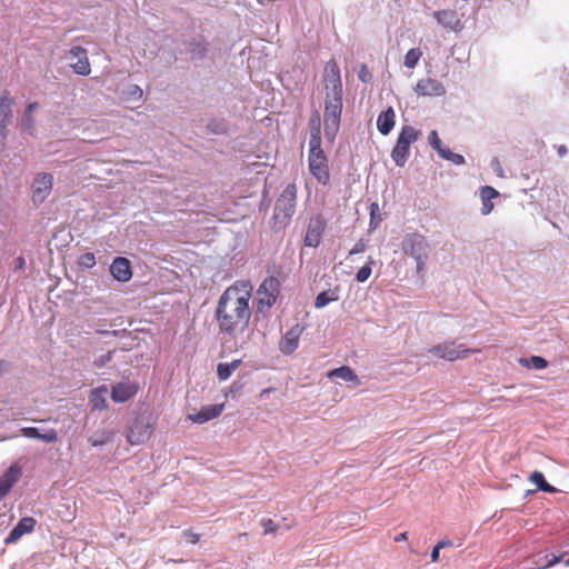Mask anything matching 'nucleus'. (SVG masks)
Returning <instances> with one entry per match:
<instances>
[{"instance_id":"1","label":"nucleus","mask_w":569,"mask_h":569,"mask_svg":"<svg viewBox=\"0 0 569 569\" xmlns=\"http://www.w3.org/2000/svg\"><path fill=\"white\" fill-rule=\"evenodd\" d=\"M252 289L249 281L239 280L229 286L220 296L214 310V319L219 333L223 337L236 339L248 328L251 318Z\"/></svg>"},{"instance_id":"2","label":"nucleus","mask_w":569,"mask_h":569,"mask_svg":"<svg viewBox=\"0 0 569 569\" xmlns=\"http://www.w3.org/2000/svg\"><path fill=\"white\" fill-rule=\"evenodd\" d=\"M156 428V419L151 413L143 412L138 415L129 425L127 430V441L132 446H138L148 441Z\"/></svg>"},{"instance_id":"3","label":"nucleus","mask_w":569,"mask_h":569,"mask_svg":"<svg viewBox=\"0 0 569 569\" xmlns=\"http://www.w3.org/2000/svg\"><path fill=\"white\" fill-rule=\"evenodd\" d=\"M281 282L277 277H267L258 287L256 295L257 313H267L277 302Z\"/></svg>"},{"instance_id":"4","label":"nucleus","mask_w":569,"mask_h":569,"mask_svg":"<svg viewBox=\"0 0 569 569\" xmlns=\"http://www.w3.org/2000/svg\"><path fill=\"white\" fill-rule=\"evenodd\" d=\"M297 186L289 183L278 197L273 219L280 224H287L296 211Z\"/></svg>"},{"instance_id":"5","label":"nucleus","mask_w":569,"mask_h":569,"mask_svg":"<svg viewBox=\"0 0 569 569\" xmlns=\"http://www.w3.org/2000/svg\"><path fill=\"white\" fill-rule=\"evenodd\" d=\"M402 250L411 256L417 263V271L422 272L428 259L429 243L420 233H409L402 241Z\"/></svg>"},{"instance_id":"6","label":"nucleus","mask_w":569,"mask_h":569,"mask_svg":"<svg viewBox=\"0 0 569 569\" xmlns=\"http://www.w3.org/2000/svg\"><path fill=\"white\" fill-rule=\"evenodd\" d=\"M419 138V131L412 126H403L391 151V158L398 167H403L409 158L410 146Z\"/></svg>"},{"instance_id":"7","label":"nucleus","mask_w":569,"mask_h":569,"mask_svg":"<svg viewBox=\"0 0 569 569\" xmlns=\"http://www.w3.org/2000/svg\"><path fill=\"white\" fill-rule=\"evenodd\" d=\"M342 112V97H326L323 122L325 134L328 140L333 141L340 126Z\"/></svg>"},{"instance_id":"8","label":"nucleus","mask_w":569,"mask_h":569,"mask_svg":"<svg viewBox=\"0 0 569 569\" xmlns=\"http://www.w3.org/2000/svg\"><path fill=\"white\" fill-rule=\"evenodd\" d=\"M309 154H308V167L310 173L315 177V179L327 186L330 182V171L327 156L325 154L321 146L313 147L309 146Z\"/></svg>"},{"instance_id":"9","label":"nucleus","mask_w":569,"mask_h":569,"mask_svg":"<svg viewBox=\"0 0 569 569\" xmlns=\"http://www.w3.org/2000/svg\"><path fill=\"white\" fill-rule=\"evenodd\" d=\"M479 350L466 348L463 345H457L455 341H448L439 343L429 348L428 352L436 358L443 359L447 361H455L457 359H463L471 353H476Z\"/></svg>"},{"instance_id":"10","label":"nucleus","mask_w":569,"mask_h":569,"mask_svg":"<svg viewBox=\"0 0 569 569\" xmlns=\"http://www.w3.org/2000/svg\"><path fill=\"white\" fill-rule=\"evenodd\" d=\"M323 81L326 87V97H342V82L340 69L337 62L331 59L325 64Z\"/></svg>"},{"instance_id":"11","label":"nucleus","mask_w":569,"mask_h":569,"mask_svg":"<svg viewBox=\"0 0 569 569\" xmlns=\"http://www.w3.org/2000/svg\"><path fill=\"white\" fill-rule=\"evenodd\" d=\"M327 222L321 214H317L309 220L306 236L303 239L305 246L317 248L321 241Z\"/></svg>"},{"instance_id":"12","label":"nucleus","mask_w":569,"mask_h":569,"mask_svg":"<svg viewBox=\"0 0 569 569\" xmlns=\"http://www.w3.org/2000/svg\"><path fill=\"white\" fill-rule=\"evenodd\" d=\"M53 186V177L50 173H38L32 183V200L42 203Z\"/></svg>"},{"instance_id":"13","label":"nucleus","mask_w":569,"mask_h":569,"mask_svg":"<svg viewBox=\"0 0 569 569\" xmlns=\"http://www.w3.org/2000/svg\"><path fill=\"white\" fill-rule=\"evenodd\" d=\"M415 90L417 94L428 97H439L446 93L443 84L432 78L420 79Z\"/></svg>"},{"instance_id":"14","label":"nucleus","mask_w":569,"mask_h":569,"mask_svg":"<svg viewBox=\"0 0 569 569\" xmlns=\"http://www.w3.org/2000/svg\"><path fill=\"white\" fill-rule=\"evenodd\" d=\"M139 390V386L136 382H119L111 389V399L114 402H126L133 398Z\"/></svg>"},{"instance_id":"15","label":"nucleus","mask_w":569,"mask_h":569,"mask_svg":"<svg viewBox=\"0 0 569 569\" xmlns=\"http://www.w3.org/2000/svg\"><path fill=\"white\" fill-rule=\"evenodd\" d=\"M71 58H77L78 61L71 64L73 71L80 76H88L91 72L90 62L88 59L87 50L80 46H73L69 51Z\"/></svg>"},{"instance_id":"16","label":"nucleus","mask_w":569,"mask_h":569,"mask_svg":"<svg viewBox=\"0 0 569 569\" xmlns=\"http://www.w3.org/2000/svg\"><path fill=\"white\" fill-rule=\"evenodd\" d=\"M110 272L120 282L129 281L132 277L130 260L124 257H117L110 264Z\"/></svg>"},{"instance_id":"17","label":"nucleus","mask_w":569,"mask_h":569,"mask_svg":"<svg viewBox=\"0 0 569 569\" xmlns=\"http://www.w3.org/2000/svg\"><path fill=\"white\" fill-rule=\"evenodd\" d=\"M224 409V403L202 407L197 413L189 415L188 419L193 423H204L218 418Z\"/></svg>"},{"instance_id":"18","label":"nucleus","mask_w":569,"mask_h":569,"mask_svg":"<svg viewBox=\"0 0 569 569\" xmlns=\"http://www.w3.org/2000/svg\"><path fill=\"white\" fill-rule=\"evenodd\" d=\"M21 468L13 463L11 465L7 471L0 477V498L6 497L14 483L21 477Z\"/></svg>"},{"instance_id":"19","label":"nucleus","mask_w":569,"mask_h":569,"mask_svg":"<svg viewBox=\"0 0 569 569\" xmlns=\"http://www.w3.org/2000/svg\"><path fill=\"white\" fill-rule=\"evenodd\" d=\"M36 519L32 517H24L19 520L14 528L10 531L6 539V543H12L19 540L23 535L30 533L36 527Z\"/></svg>"},{"instance_id":"20","label":"nucleus","mask_w":569,"mask_h":569,"mask_svg":"<svg viewBox=\"0 0 569 569\" xmlns=\"http://www.w3.org/2000/svg\"><path fill=\"white\" fill-rule=\"evenodd\" d=\"M396 113L392 107H389L387 110L382 111L377 119V128L379 132L383 136L390 133L396 122Z\"/></svg>"},{"instance_id":"21","label":"nucleus","mask_w":569,"mask_h":569,"mask_svg":"<svg viewBox=\"0 0 569 569\" xmlns=\"http://www.w3.org/2000/svg\"><path fill=\"white\" fill-rule=\"evenodd\" d=\"M12 104H13V100L10 97L9 91H3V93L0 98V113L2 114L1 130H2L3 138H6L4 130L8 126V122L10 120L11 116H12Z\"/></svg>"},{"instance_id":"22","label":"nucleus","mask_w":569,"mask_h":569,"mask_svg":"<svg viewBox=\"0 0 569 569\" xmlns=\"http://www.w3.org/2000/svg\"><path fill=\"white\" fill-rule=\"evenodd\" d=\"M300 331L291 329L280 340L279 348L284 355H291L299 346Z\"/></svg>"},{"instance_id":"23","label":"nucleus","mask_w":569,"mask_h":569,"mask_svg":"<svg viewBox=\"0 0 569 569\" xmlns=\"http://www.w3.org/2000/svg\"><path fill=\"white\" fill-rule=\"evenodd\" d=\"M108 387L100 386L91 390L89 396V402L93 410H104L108 408L107 403Z\"/></svg>"},{"instance_id":"24","label":"nucleus","mask_w":569,"mask_h":569,"mask_svg":"<svg viewBox=\"0 0 569 569\" xmlns=\"http://www.w3.org/2000/svg\"><path fill=\"white\" fill-rule=\"evenodd\" d=\"M329 378H340L347 382H352L355 387L361 385V380L356 375V372L348 366H341L339 368L332 369L328 372Z\"/></svg>"},{"instance_id":"25","label":"nucleus","mask_w":569,"mask_h":569,"mask_svg":"<svg viewBox=\"0 0 569 569\" xmlns=\"http://www.w3.org/2000/svg\"><path fill=\"white\" fill-rule=\"evenodd\" d=\"M499 196V192L490 187L485 186L480 190V197L482 200V207H481V213L487 216L493 210V203L492 199L497 198Z\"/></svg>"},{"instance_id":"26","label":"nucleus","mask_w":569,"mask_h":569,"mask_svg":"<svg viewBox=\"0 0 569 569\" xmlns=\"http://www.w3.org/2000/svg\"><path fill=\"white\" fill-rule=\"evenodd\" d=\"M22 435L27 438L41 439L44 442H56L58 440V432L54 429H50L44 433H41L34 427L22 428Z\"/></svg>"},{"instance_id":"27","label":"nucleus","mask_w":569,"mask_h":569,"mask_svg":"<svg viewBox=\"0 0 569 569\" xmlns=\"http://www.w3.org/2000/svg\"><path fill=\"white\" fill-rule=\"evenodd\" d=\"M309 124H310L309 146H313V147L321 146V130H320L321 120H320V116L318 112H316L310 118Z\"/></svg>"},{"instance_id":"28","label":"nucleus","mask_w":569,"mask_h":569,"mask_svg":"<svg viewBox=\"0 0 569 569\" xmlns=\"http://www.w3.org/2000/svg\"><path fill=\"white\" fill-rule=\"evenodd\" d=\"M437 21L446 28L455 29L459 23L457 13L453 10H440L435 12Z\"/></svg>"},{"instance_id":"29","label":"nucleus","mask_w":569,"mask_h":569,"mask_svg":"<svg viewBox=\"0 0 569 569\" xmlns=\"http://www.w3.org/2000/svg\"><path fill=\"white\" fill-rule=\"evenodd\" d=\"M339 300V288L330 289L320 292L315 299V307L321 309L330 302Z\"/></svg>"},{"instance_id":"30","label":"nucleus","mask_w":569,"mask_h":569,"mask_svg":"<svg viewBox=\"0 0 569 569\" xmlns=\"http://www.w3.org/2000/svg\"><path fill=\"white\" fill-rule=\"evenodd\" d=\"M240 365H241L240 359H236V360L231 361L230 363H219L217 366L218 378L222 381L229 379L231 377V375L233 373V371L236 369H238Z\"/></svg>"},{"instance_id":"31","label":"nucleus","mask_w":569,"mask_h":569,"mask_svg":"<svg viewBox=\"0 0 569 569\" xmlns=\"http://www.w3.org/2000/svg\"><path fill=\"white\" fill-rule=\"evenodd\" d=\"M529 480L535 483L537 486V488L543 492H548V493H555L557 491V489L549 485L546 479H545V476L542 472L540 471H533L530 477H529Z\"/></svg>"},{"instance_id":"32","label":"nucleus","mask_w":569,"mask_h":569,"mask_svg":"<svg viewBox=\"0 0 569 569\" xmlns=\"http://www.w3.org/2000/svg\"><path fill=\"white\" fill-rule=\"evenodd\" d=\"M520 363L526 368H535L538 370L545 369L548 367V361L540 356H531L530 358H521Z\"/></svg>"},{"instance_id":"33","label":"nucleus","mask_w":569,"mask_h":569,"mask_svg":"<svg viewBox=\"0 0 569 569\" xmlns=\"http://www.w3.org/2000/svg\"><path fill=\"white\" fill-rule=\"evenodd\" d=\"M421 57L422 51L419 48H412L408 50L403 60L405 67H407L408 69H413L418 64Z\"/></svg>"},{"instance_id":"34","label":"nucleus","mask_w":569,"mask_h":569,"mask_svg":"<svg viewBox=\"0 0 569 569\" xmlns=\"http://www.w3.org/2000/svg\"><path fill=\"white\" fill-rule=\"evenodd\" d=\"M437 152L441 158L451 161L453 164L460 166L465 163L463 156L452 152L449 148L442 147Z\"/></svg>"},{"instance_id":"35","label":"nucleus","mask_w":569,"mask_h":569,"mask_svg":"<svg viewBox=\"0 0 569 569\" xmlns=\"http://www.w3.org/2000/svg\"><path fill=\"white\" fill-rule=\"evenodd\" d=\"M79 266L91 269L96 266V257L92 252H86L79 257Z\"/></svg>"},{"instance_id":"36","label":"nucleus","mask_w":569,"mask_h":569,"mask_svg":"<svg viewBox=\"0 0 569 569\" xmlns=\"http://www.w3.org/2000/svg\"><path fill=\"white\" fill-rule=\"evenodd\" d=\"M112 436H113V432L106 431V432H102L100 437L90 438L89 441L92 447H99V446L107 443L111 439Z\"/></svg>"},{"instance_id":"37","label":"nucleus","mask_w":569,"mask_h":569,"mask_svg":"<svg viewBox=\"0 0 569 569\" xmlns=\"http://www.w3.org/2000/svg\"><path fill=\"white\" fill-rule=\"evenodd\" d=\"M372 261H370L369 263L365 264L363 267H361L357 274H356V279L357 281L359 282H365L371 274L372 272V269H371V264Z\"/></svg>"},{"instance_id":"38","label":"nucleus","mask_w":569,"mask_h":569,"mask_svg":"<svg viewBox=\"0 0 569 569\" xmlns=\"http://www.w3.org/2000/svg\"><path fill=\"white\" fill-rule=\"evenodd\" d=\"M113 353H114V350H110V351H108L107 353L101 355L100 357H98L97 359H94L93 365H94L97 368H102V367H104L107 363H109V362L112 360V358H113Z\"/></svg>"},{"instance_id":"39","label":"nucleus","mask_w":569,"mask_h":569,"mask_svg":"<svg viewBox=\"0 0 569 569\" xmlns=\"http://www.w3.org/2000/svg\"><path fill=\"white\" fill-rule=\"evenodd\" d=\"M264 535L273 533L278 530L279 526L271 518H264L261 520Z\"/></svg>"},{"instance_id":"40","label":"nucleus","mask_w":569,"mask_h":569,"mask_svg":"<svg viewBox=\"0 0 569 569\" xmlns=\"http://www.w3.org/2000/svg\"><path fill=\"white\" fill-rule=\"evenodd\" d=\"M429 143L430 146L436 150H440L443 146L441 143V140L438 136V132L436 130H432L430 133H429Z\"/></svg>"},{"instance_id":"41","label":"nucleus","mask_w":569,"mask_h":569,"mask_svg":"<svg viewBox=\"0 0 569 569\" xmlns=\"http://www.w3.org/2000/svg\"><path fill=\"white\" fill-rule=\"evenodd\" d=\"M358 77L362 82H369L372 78L371 72L369 71L366 64L360 66Z\"/></svg>"},{"instance_id":"42","label":"nucleus","mask_w":569,"mask_h":569,"mask_svg":"<svg viewBox=\"0 0 569 569\" xmlns=\"http://www.w3.org/2000/svg\"><path fill=\"white\" fill-rule=\"evenodd\" d=\"M365 250H366V243L362 240H360L350 250V254L360 253V252H363Z\"/></svg>"},{"instance_id":"43","label":"nucleus","mask_w":569,"mask_h":569,"mask_svg":"<svg viewBox=\"0 0 569 569\" xmlns=\"http://www.w3.org/2000/svg\"><path fill=\"white\" fill-rule=\"evenodd\" d=\"M186 536L188 537V541L190 543H193V545L197 543L199 541V539H200V536L198 533L192 532V531L186 532Z\"/></svg>"},{"instance_id":"44","label":"nucleus","mask_w":569,"mask_h":569,"mask_svg":"<svg viewBox=\"0 0 569 569\" xmlns=\"http://www.w3.org/2000/svg\"><path fill=\"white\" fill-rule=\"evenodd\" d=\"M440 556V548L436 545L435 548L431 551V561L437 562L439 560Z\"/></svg>"},{"instance_id":"45","label":"nucleus","mask_w":569,"mask_h":569,"mask_svg":"<svg viewBox=\"0 0 569 569\" xmlns=\"http://www.w3.org/2000/svg\"><path fill=\"white\" fill-rule=\"evenodd\" d=\"M559 561H560V557H553L551 560L548 561L547 565L539 567V569H546V568L552 567L556 563H558Z\"/></svg>"},{"instance_id":"46","label":"nucleus","mask_w":569,"mask_h":569,"mask_svg":"<svg viewBox=\"0 0 569 569\" xmlns=\"http://www.w3.org/2000/svg\"><path fill=\"white\" fill-rule=\"evenodd\" d=\"M492 166H493V169L495 171L498 173L499 177H502V169L500 167V163L499 161L496 159L493 162H492Z\"/></svg>"},{"instance_id":"47","label":"nucleus","mask_w":569,"mask_h":569,"mask_svg":"<svg viewBox=\"0 0 569 569\" xmlns=\"http://www.w3.org/2000/svg\"><path fill=\"white\" fill-rule=\"evenodd\" d=\"M407 539H408V533L407 532H401V533H399V535H397L395 537V541L396 542L405 541Z\"/></svg>"},{"instance_id":"48","label":"nucleus","mask_w":569,"mask_h":569,"mask_svg":"<svg viewBox=\"0 0 569 569\" xmlns=\"http://www.w3.org/2000/svg\"><path fill=\"white\" fill-rule=\"evenodd\" d=\"M24 263H26V262H24V258H23V257H18V258L16 259V267H17L18 269H23V268H24Z\"/></svg>"},{"instance_id":"49","label":"nucleus","mask_w":569,"mask_h":569,"mask_svg":"<svg viewBox=\"0 0 569 569\" xmlns=\"http://www.w3.org/2000/svg\"><path fill=\"white\" fill-rule=\"evenodd\" d=\"M451 545H452L451 541H445V540L439 541L437 543L438 548H440V549L446 548V547H450Z\"/></svg>"},{"instance_id":"50","label":"nucleus","mask_w":569,"mask_h":569,"mask_svg":"<svg viewBox=\"0 0 569 569\" xmlns=\"http://www.w3.org/2000/svg\"><path fill=\"white\" fill-rule=\"evenodd\" d=\"M558 153L560 157H563L565 154H567V147L566 146H559L558 147Z\"/></svg>"},{"instance_id":"51","label":"nucleus","mask_w":569,"mask_h":569,"mask_svg":"<svg viewBox=\"0 0 569 569\" xmlns=\"http://www.w3.org/2000/svg\"><path fill=\"white\" fill-rule=\"evenodd\" d=\"M38 107L37 102H32L27 108V113H31Z\"/></svg>"},{"instance_id":"52","label":"nucleus","mask_w":569,"mask_h":569,"mask_svg":"<svg viewBox=\"0 0 569 569\" xmlns=\"http://www.w3.org/2000/svg\"><path fill=\"white\" fill-rule=\"evenodd\" d=\"M133 93H138L139 97H141L142 96V90L138 86H134Z\"/></svg>"},{"instance_id":"53","label":"nucleus","mask_w":569,"mask_h":569,"mask_svg":"<svg viewBox=\"0 0 569 569\" xmlns=\"http://www.w3.org/2000/svg\"><path fill=\"white\" fill-rule=\"evenodd\" d=\"M378 208V204L377 203H372L371 204V218L373 217V213H375V209Z\"/></svg>"},{"instance_id":"54","label":"nucleus","mask_w":569,"mask_h":569,"mask_svg":"<svg viewBox=\"0 0 569 569\" xmlns=\"http://www.w3.org/2000/svg\"><path fill=\"white\" fill-rule=\"evenodd\" d=\"M565 565L569 567V558L565 561Z\"/></svg>"}]
</instances>
